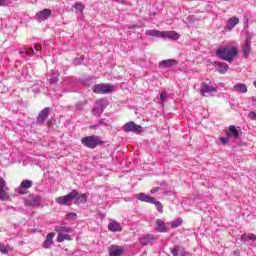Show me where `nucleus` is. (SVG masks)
<instances>
[{
  "label": "nucleus",
  "mask_w": 256,
  "mask_h": 256,
  "mask_svg": "<svg viewBox=\"0 0 256 256\" xmlns=\"http://www.w3.org/2000/svg\"><path fill=\"white\" fill-rule=\"evenodd\" d=\"M73 200H75L74 201L75 205H81V203H85L87 201V195L79 194V191L72 190L67 195L60 196L55 199L58 205H65L66 207H71Z\"/></svg>",
  "instance_id": "nucleus-1"
},
{
  "label": "nucleus",
  "mask_w": 256,
  "mask_h": 256,
  "mask_svg": "<svg viewBox=\"0 0 256 256\" xmlns=\"http://www.w3.org/2000/svg\"><path fill=\"white\" fill-rule=\"evenodd\" d=\"M239 51L235 47H220L216 50V57L222 59V61H228L231 63L235 57H237Z\"/></svg>",
  "instance_id": "nucleus-2"
},
{
  "label": "nucleus",
  "mask_w": 256,
  "mask_h": 256,
  "mask_svg": "<svg viewBox=\"0 0 256 256\" xmlns=\"http://www.w3.org/2000/svg\"><path fill=\"white\" fill-rule=\"evenodd\" d=\"M145 35H148L149 37H161L162 39H171L172 41L179 40V33L175 31H159V30H146Z\"/></svg>",
  "instance_id": "nucleus-3"
},
{
  "label": "nucleus",
  "mask_w": 256,
  "mask_h": 256,
  "mask_svg": "<svg viewBox=\"0 0 256 256\" xmlns=\"http://www.w3.org/2000/svg\"><path fill=\"white\" fill-rule=\"evenodd\" d=\"M81 143L88 149H96V147L105 145V141H103L100 136L97 135L85 136L81 139Z\"/></svg>",
  "instance_id": "nucleus-4"
},
{
  "label": "nucleus",
  "mask_w": 256,
  "mask_h": 256,
  "mask_svg": "<svg viewBox=\"0 0 256 256\" xmlns=\"http://www.w3.org/2000/svg\"><path fill=\"white\" fill-rule=\"evenodd\" d=\"M54 231L58 233L57 243H63V241H71L69 233H73V229L69 226H56Z\"/></svg>",
  "instance_id": "nucleus-5"
},
{
  "label": "nucleus",
  "mask_w": 256,
  "mask_h": 256,
  "mask_svg": "<svg viewBox=\"0 0 256 256\" xmlns=\"http://www.w3.org/2000/svg\"><path fill=\"white\" fill-rule=\"evenodd\" d=\"M107 105H109V101H107V99L105 98L96 100L95 105L92 109L93 115H95L96 117L102 115L103 111L107 109Z\"/></svg>",
  "instance_id": "nucleus-6"
},
{
  "label": "nucleus",
  "mask_w": 256,
  "mask_h": 256,
  "mask_svg": "<svg viewBox=\"0 0 256 256\" xmlns=\"http://www.w3.org/2000/svg\"><path fill=\"white\" fill-rule=\"evenodd\" d=\"M47 49V43L40 44V45H34V47L31 48H24L20 51V53L23 55H29L30 57L33 55H36V57H39V51H45Z\"/></svg>",
  "instance_id": "nucleus-7"
},
{
  "label": "nucleus",
  "mask_w": 256,
  "mask_h": 256,
  "mask_svg": "<svg viewBox=\"0 0 256 256\" xmlns=\"http://www.w3.org/2000/svg\"><path fill=\"white\" fill-rule=\"evenodd\" d=\"M93 93H97L98 95H107L109 93H113V85L111 84H95L92 87Z\"/></svg>",
  "instance_id": "nucleus-8"
},
{
  "label": "nucleus",
  "mask_w": 256,
  "mask_h": 256,
  "mask_svg": "<svg viewBox=\"0 0 256 256\" xmlns=\"http://www.w3.org/2000/svg\"><path fill=\"white\" fill-rule=\"evenodd\" d=\"M143 127L140 125H137L135 122L130 121L123 125L122 130L124 133H135L136 135H139L141 133Z\"/></svg>",
  "instance_id": "nucleus-9"
},
{
  "label": "nucleus",
  "mask_w": 256,
  "mask_h": 256,
  "mask_svg": "<svg viewBox=\"0 0 256 256\" xmlns=\"http://www.w3.org/2000/svg\"><path fill=\"white\" fill-rule=\"evenodd\" d=\"M50 113H51V108L46 107V108L42 109L36 118L37 125H44V123H45V121H47V117H49Z\"/></svg>",
  "instance_id": "nucleus-10"
},
{
  "label": "nucleus",
  "mask_w": 256,
  "mask_h": 256,
  "mask_svg": "<svg viewBox=\"0 0 256 256\" xmlns=\"http://www.w3.org/2000/svg\"><path fill=\"white\" fill-rule=\"evenodd\" d=\"M7 182L3 177H0V201H7L9 200V192H7Z\"/></svg>",
  "instance_id": "nucleus-11"
},
{
  "label": "nucleus",
  "mask_w": 256,
  "mask_h": 256,
  "mask_svg": "<svg viewBox=\"0 0 256 256\" xmlns=\"http://www.w3.org/2000/svg\"><path fill=\"white\" fill-rule=\"evenodd\" d=\"M211 93H217V88L207 84L206 82H203L200 87V95L205 97V95H211Z\"/></svg>",
  "instance_id": "nucleus-12"
},
{
  "label": "nucleus",
  "mask_w": 256,
  "mask_h": 256,
  "mask_svg": "<svg viewBox=\"0 0 256 256\" xmlns=\"http://www.w3.org/2000/svg\"><path fill=\"white\" fill-rule=\"evenodd\" d=\"M33 187V181L31 180H23L18 188H16V193L19 195H25V191L27 189H31Z\"/></svg>",
  "instance_id": "nucleus-13"
},
{
  "label": "nucleus",
  "mask_w": 256,
  "mask_h": 256,
  "mask_svg": "<svg viewBox=\"0 0 256 256\" xmlns=\"http://www.w3.org/2000/svg\"><path fill=\"white\" fill-rule=\"evenodd\" d=\"M171 253L173 256H189V251H187V249L181 245H175L171 249Z\"/></svg>",
  "instance_id": "nucleus-14"
},
{
  "label": "nucleus",
  "mask_w": 256,
  "mask_h": 256,
  "mask_svg": "<svg viewBox=\"0 0 256 256\" xmlns=\"http://www.w3.org/2000/svg\"><path fill=\"white\" fill-rule=\"evenodd\" d=\"M226 137L233 139L234 141H236V139H239V130H237V127H235L234 125H230L226 130Z\"/></svg>",
  "instance_id": "nucleus-15"
},
{
  "label": "nucleus",
  "mask_w": 256,
  "mask_h": 256,
  "mask_svg": "<svg viewBox=\"0 0 256 256\" xmlns=\"http://www.w3.org/2000/svg\"><path fill=\"white\" fill-rule=\"evenodd\" d=\"M241 241H243L244 245H248L249 247H253L255 245L256 237L255 234H243L241 236Z\"/></svg>",
  "instance_id": "nucleus-16"
},
{
  "label": "nucleus",
  "mask_w": 256,
  "mask_h": 256,
  "mask_svg": "<svg viewBox=\"0 0 256 256\" xmlns=\"http://www.w3.org/2000/svg\"><path fill=\"white\" fill-rule=\"evenodd\" d=\"M109 256H121L125 253V249L123 247H119L117 245H112L108 249Z\"/></svg>",
  "instance_id": "nucleus-17"
},
{
  "label": "nucleus",
  "mask_w": 256,
  "mask_h": 256,
  "mask_svg": "<svg viewBox=\"0 0 256 256\" xmlns=\"http://www.w3.org/2000/svg\"><path fill=\"white\" fill-rule=\"evenodd\" d=\"M135 198H136L138 201H142V203H150V204H152L153 201H155V198H154V197H151V196H149L148 194H145V193H143V192L136 194V195H135Z\"/></svg>",
  "instance_id": "nucleus-18"
},
{
  "label": "nucleus",
  "mask_w": 256,
  "mask_h": 256,
  "mask_svg": "<svg viewBox=\"0 0 256 256\" xmlns=\"http://www.w3.org/2000/svg\"><path fill=\"white\" fill-rule=\"evenodd\" d=\"M55 237V233L50 232L47 236L46 239L44 240L42 247L43 249H51L53 247L54 243L53 238Z\"/></svg>",
  "instance_id": "nucleus-19"
},
{
  "label": "nucleus",
  "mask_w": 256,
  "mask_h": 256,
  "mask_svg": "<svg viewBox=\"0 0 256 256\" xmlns=\"http://www.w3.org/2000/svg\"><path fill=\"white\" fill-rule=\"evenodd\" d=\"M51 13V10L44 9L36 14V19L41 23L42 21H46V19L50 18Z\"/></svg>",
  "instance_id": "nucleus-20"
},
{
  "label": "nucleus",
  "mask_w": 256,
  "mask_h": 256,
  "mask_svg": "<svg viewBox=\"0 0 256 256\" xmlns=\"http://www.w3.org/2000/svg\"><path fill=\"white\" fill-rule=\"evenodd\" d=\"M155 241V235L153 234H146L140 237V245L147 246L151 245Z\"/></svg>",
  "instance_id": "nucleus-21"
},
{
  "label": "nucleus",
  "mask_w": 256,
  "mask_h": 256,
  "mask_svg": "<svg viewBox=\"0 0 256 256\" xmlns=\"http://www.w3.org/2000/svg\"><path fill=\"white\" fill-rule=\"evenodd\" d=\"M156 231H158V233H169V228L167 227V224L163 220L157 219Z\"/></svg>",
  "instance_id": "nucleus-22"
},
{
  "label": "nucleus",
  "mask_w": 256,
  "mask_h": 256,
  "mask_svg": "<svg viewBox=\"0 0 256 256\" xmlns=\"http://www.w3.org/2000/svg\"><path fill=\"white\" fill-rule=\"evenodd\" d=\"M174 65H177V60L167 59V60H162L159 63V68L160 69H170V67H173Z\"/></svg>",
  "instance_id": "nucleus-23"
},
{
  "label": "nucleus",
  "mask_w": 256,
  "mask_h": 256,
  "mask_svg": "<svg viewBox=\"0 0 256 256\" xmlns=\"http://www.w3.org/2000/svg\"><path fill=\"white\" fill-rule=\"evenodd\" d=\"M214 65L218 73H221V75H224V73H226L229 69V65L225 62L216 61L214 62Z\"/></svg>",
  "instance_id": "nucleus-24"
},
{
  "label": "nucleus",
  "mask_w": 256,
  "mask_h": 256,
  "mask_svg": "<svg viewBox=\"0 0 256 256\" xmlns=\"http://www.w3.org/2000/svg\"><path fill=\"white\" fill-rule=\"evenodd\" d=\"M108 231H111L112 233H119L123 231V227H121L119 222L112 221L108 224Z\"/></svg>",
  "instance_id": "nucleus-25"
},
{
  "label": "nucleus",
  "mask_w": 256,
  "mask_h": 256,
  "mask_svg": "<svg viewBox=\"0 0 256 256\" xmlns=\"http://www.w3.org/2000/svg\"><path fill=\"white\" fill-rule=\"evenodd\" d=\"M236 25H239V18L231 17L226 24L225 31H231Z\"/></svg>",
  "instance_id": "nucleus-26"
},
{
  "label": "nucleus",
  "mask_w": 256,
  "mask_h": 256,
  "mask_svg": "<svg viewBox=\"0 0 256 256\" xmlns=\"http://www.w3.org/2000/svg\"><path fill=\"white\" fill-rule=\"evenodd\" d=\"M242 49H243V58L249 59V53H251V43L245 42Z\"/></svg>",
  "instance_id": "nucleus-27"
},
{
  "label": "nucleus",
  "mask_w": 256,
  "mask_h": 256,
  "mask_svg": "<svg viewBox=\"0 0 256 256\" xmlns=\"http://www.w3.org/2000/svg\"><path fill=\"white\" fill-rule=\"evenodd\" d=\"M48 79H49L50 85H55L59 83V73L52 72Z\"/></svg>",
  "instance_id": "nucleus-28"
},
{
  "label": "nucleus",
  "mask_w": 256,
  "mask_h": 256,
  "mask_svg": "<svg viewBox=\"0 0 256 256\" xmlns=\"http://www.w3.org/2000/svg\"><path fill=\"white\" fill-rule=\"evenodd\" d=\"M234 91H236L237 93H247V85L238 83L234 85Z\"/></svg>",
  "instance_id": "nucleus-29"
},
{
  "label": "nucleus",
  "mask_w": 256,
  "mask_h": 256,
  "mask_svg": "<svg viewBox=\"0 0 256 256\" xmlns=\"http://www.w3.org/2000/svg\"><path fill=\"white\" fill-rule=\"evenodd\" d=\"M182 225H183V218L181 217L176 218L170 223V226L172 229H177V227H181Z\"/></svg>",
  "instance_id": "nucleus-30"
},
{
  "label": "nucleus",
  "mask_w": 256,
  "mask_h": 256,
  "mask_svg": "<svg viewBox=\"0 0 256 256\" xmlns=\"http://www.w3.org/2000/svg\"><path fill=\"white\" fill-rule=\"evenodd\" d=\"M85 105H87V100H80L76 103V111L78 113H83V110L85 109Z\"/></svg>",
  "instance_id": "nucleus-31"
},
{
  "label": "nucleus",
  "mask_w": 256,
  "mask_h": 256,
  "mask_svg": "<svg viewBox=\"0 0 256 256\" xmlns=\"http://www.w3.org/2000/svg\"><path fill=\"white\" fill-rule=\"evenodd\" d=\"M151 205H155L158 213H163V204L160 201H157V199L154 198V201L151 203Z\"/></svg>",
  "instance_id": "nucleus-32"
},
{
  "label": "nucleus",
  "mask_w": 256,
  "mask_h": 256,
  "mask_svg": "<svg viewBox=\"0 0 256 256\" xmlns=\"http://www.w3.org/2000/svg\"><path fill=\"white\" fill-rule=\"evenodd\" d=\"M0 253H2V255H7L9 253V248L5 244H0Z\"/></svg>",
  "instance_id": "nucleus-33"
},
{
  "label": "nucleus",
  "mask_w": 256,
  "mask_h": 256,
  "mask_svg": "<svg viewBox=\"0 0 256 256\" xmlns=\"http://www.w3.org/2000/svg\"><path fill=\"white\" fill-rule=\"evenodd\" d=\"M76 11H79L80 15H83V9H85V6H83L80 2H77L75 4Z\"/></svg>",
  "instance_id": "nucleus-34"
},
{
  "label": "nucleus",
  "mask_w": 256,
  "mask_h": 256,
  "mask_svg": "<svg viewBox=\"0 0 256 256\" xmlns=\"http://www.w3.org/2000/svg\"><path fill=\"white\" fill-rule=\"evenodd\" d=\"M66 219H68V221H75V219H77V214L75 212H70L66 215Z\"/></svg>",
  "instance_id": "nucleus-35"
},
{
  "label": "nucleus",
  "mask_w": 256,
  "mask_h": 256,
  "mask_svg": "<svg viewBox=\"0 0 256 256\" xmlns=\"http://www.w3.org/2000/svg\"><path fill=\"white\" fill-rule=\"evenodd\" d=\"M11 5V0H0V7H7Z\"/></svg>",
  "instance_id": "nucleus-36"
},
{
  "label": "nucleus",
  "mask_w": 256,
  "mask_h": 256,
  "mask_svg": "<svg viewBox=\"0 0 256 256\" xmlns=\"http://www.w3.org/2000/svg\"><path fill=\"white\" fill-rule=\"evenodd\" d=\"M220 141H221L222 145H227V143H229V141H231V138H229V136L221 137Z\"/></svg>",
  "instance_id": "nucleus-37"
},
{
  "label": "nucleus",
  "mask_w": 256,
  "mask_h": 256,
  "mask_svg": "<svg viewBox=\"0 0 256 256\" xmlns=\"http://www.w3.org/2000/svg\"><path fill=\"white\" fill-rule=\"evenodd\" d=\"M83 56H81L80 58H75L74 60H73V64L74 65H81V63H83Z\"/></svg>",
  "instance_id": "nucleus-38"
},
{
  "label": "nucleus",
  "mask_w": 256,
  "mask_h": 256,
  "mask_svg": "<svg viewBox=\"0 0 256 256\" xmlns=\"http://www.w3.org/2000/svg\"><path fill=\"white\" fill-rule=\"evenodd\" d=\"M165 99H167V92H162L160 94V101H161V103H165Z\"/></svg>",
  "instance_id": "nucleus-39"
},
{
  "label": "nucleus",
  "mask_w": 256,
  "mask_h": 256,
  "mask_svg": "<svg viewBox=\"0 0 256 256\" xmlns=\"http://www.w3.org/2000/svg\"><path fill=\"white\" fill-rule=\"evenodd\" d=\"M249 119H251V121H256V113L254 111H251L248 114Z\"/></svg>",
  "instance_id": "nucleus-40"
},
{
  "label": "nucleus",
  "mask_w": 256,
  "mask_h": 256,
  "mask_svg": "<svg viewBox=\"0 0 256 256\" xmlns=\"http://www.w3.org/2000/svg\"><path fill=\"white\" fill-rule=\"evenodd\" d=\"M251 39H253V34L252 33H247L245 43H251Z\"/></svg>",
  "instance_id": "nucleus-41"
},
{
  "label": "nucleus",
  "mask_w": 256,
  "mask_h": 256,
  "mask_svg": "<svg viewBox=\"0 0 256 256\" xmlns=\"http://www.w3.org/2000/svg\"><path fill=\"white\" fill-rule=\"evenodd\" d=\"M98 123H99L100 127H101V125H104V127H107L109 125V123L105 122V120H103V119L99 120Z\"/></svg>",
  "instance_id": "nucleus-42"
},
{
  "label": "nucleus",
  "mask_w": 256,
  "mask_h": 256,
  "mask_svg": "<svg viewBox=\"0 0 256 256\" xmlns=\"http://www.w3.org/2000/svg\"><path fill=\"white\" fill-rule=\"evenodd\" d=\"M99 127H101V125L99 124V122H97L96 124L91 125V126H90V129H97V128H99Z\"/></svg>",
  "instance_id": "nucleus-43"
},
{
  "label": "nucleus",
  "mask_w": 256,
  "mask_h": 256,
  "mask_svg": "<svg viewBox=\"0 0 256 256\" xmlns=\"http://www.w3.org/2000/svg\"><path fill=\"white\" fill-rule=\"evenodd\" d=\"M32 201H33V203H39V201H41V199L38 196H36L32 199Z\"/></svg>",
  "instance_id": "nucleus-44"
},
{
  "label": "nucleus",
  "mask_w": 256,
  "mask_h": 256,
  "mask_svg": "<svg viewBox=\"0 0 256 256\" xmlns=\"http://www.w3.org/2000/svg\"><path fill=\"white\" fill-rule=\"evenodd\" d=\"M159 189H161V188H159V187L152 188L151 193H157L159 191Z\"/></svg>",
  "instance_id": "nucleus-45"
},
{
  "label": "nucleus",
  "mask_w": 256,
  "mask_h": 256,
  "mask_svg": "<svg viewBox=\"0 0 256 256\" xmlns=\"http://www.w3.org/2000/svg\"><path fill=\"white\" fill-rule=\"evenodd\" d=\"M32 91L33 93H35V95L41 93V90H39V88L33 89Z\"/></svg>",
  "instance_id": "nucleus-46"
},
{
  "label": "nucleus",
  "mask_w": 256,
  "mask_h": 256,
  "mask_svg": "<svg viewBox=\"0 0 256 256\" xmlns=\"http://www.w3.org/2000/svg\"><path fill=\"white\" fill-rule=\"evenodd\" d=\"M116 3H125V0H114Z\"/></svg>",
  "instance_id": "nucleus-47"
},
{
  "label": "nucleus",
  "mask_w": 256,
  "mask_h": 256,
  "mask_svg": "<svg viewBox=\"0 0 256 256\" xmlns=\"http://www.w3.org/2000/svg\"><path fill=\"white\" fill-rule=\"evenodd\" d=\"M233 254H234V255H239V250H234V251H233Z\"/></svg>",
  "instance_id": "nucleus-48"
},
{
  "label": "nucleus",
  "mask_w": 256,
  "mask_h": 256,
  "mask_svg": "<svg viewBox=\"0 0 256 256\" xmlns=\"http://www.w3.org/2000/svg\"><path fill=\"white\" fill-rule=\"evenodd\" d=\"M128 29H135V26H128Z\"/></svg>",
  "instance_id": "nucleus-49"
},
{
  "label": "nucleus",
  "mask_w": 256,
  "mask_h": 256,
  "mask_svg": "<svg viewBox=\"0 0 256 256\" xmlns=\"http://www.w3.org/2000/svg\"><path fill=\"white\" fill-rule=\"evenodd\" d=\"M253 101H255V103H256V97L253 98Z\"/></svg>",
  "instance_id": "nucleus-50"
}]
</instances>
